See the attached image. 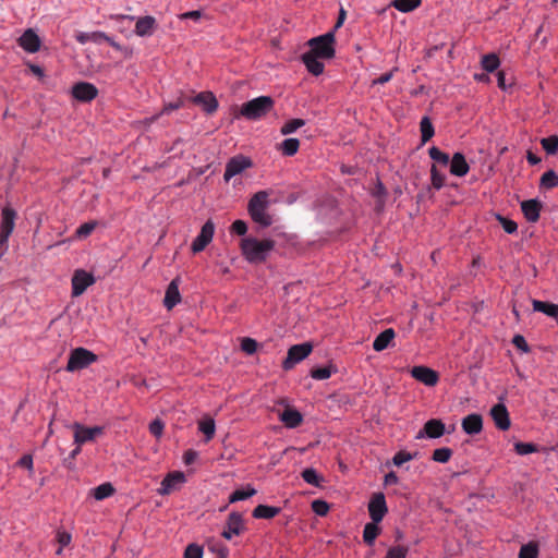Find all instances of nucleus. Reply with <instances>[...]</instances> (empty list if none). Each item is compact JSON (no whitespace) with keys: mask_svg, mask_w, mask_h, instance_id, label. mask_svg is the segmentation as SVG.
I'll use <instances>...</instances> for the list:
<instances>
[{"mask_svg":"<svg viewBox=\"0 0 558 558\" xmlns=\"http://www.w3.org/2000/svg\"><path fill=\"white\" fill-rule=\"evenodd\" d=\"M422 143L428 142L435 134L434 126L428 117H424L420 122Z\"/></svg>","mask_w":558,"mask_h":558,"instance_id":"41","label":"nucleus"},{"mask_svg":"<svg viewBox=\"0 0 558 558\" xmlns=\"http://www.w3.org/2000/svg\"><path fill=\"white\" fill-rule=\"evenodd\" d=\"M450 173L457 177H464L468 174L470 167L462 153H454L449 162Z\"/></svg>","mask_w":558,"mask_h":558,"instance_id":"25","label":"nucleus"},{"mask_svg":"<svg viewBox=\"0 0 558 558\" xmlns=\"http://www.w3.org/2000/svg\"><path fill=\"white\" fill-rule=\"evenodd\" d=\"M157 21L151 15L136 19L134 33L140 37H150L157 29Z\"/></svg>","mask_w":558,"mask_h":558,"instance_id":"20","label":"nucleus"},{"mask_svg":"<svg viewBox=\"0 0 558 558\" xmlns=\"http://www.w3.org/2000/svg\"><path fill=\"white\" fill-rule=\"evenodd\" d=\"M274 247L275 241L270 239L244 238L241 241L242 255L250 264L264 263Z\"/></svg>","mask_w":558,"mask_h":558,"instance_id":"1","label":"nucleus"},{"mask_svg":"<svg viewBox=\"0 0 558 558\" xmlns=\"http://www.w3.org/2000/svg\"><path fill=\"white\" fill-rule=\"evenodd\" d=\"M116 493L113 485L109 482L102 483L93 489V496L96 500H104Z\"/></svg>","mask_w":558,"mask_h":558,"instance_id":"36","label":"nucleus"},{"mask_svg":"<svg viewBox=\"0 0 558 558\" xmlns=\"http://www.w3.org/2000/svg\"><path fill=\"white\" fill-rule=\"evenodd\" d=\"M538 544L534 541H531L521 546L519 558H538Z\"/></svg>","mask_w":558,"mask_h":558,"instance_id":"38","label":"nucleus"},{"mask_svg":"<svg viewBox=\"0 0 558 558\" xmlns=\"http://www.w3.org/2000/svg\"><path fill=\"white\" fill-rule=\"evenodd\" d=\"M245 531L242 514L233 511L228 515L226 526L221 533V536L226 539H231L233 535H240Z\"/></svg>","mask_w":558,"mask_h":558,"instance_id":"13","label":"nucleus"},{"mask_svg":"<svg viewBox=\"0 0 558 558\" xmlns=\"http://www.w3.org/2000/svg\"><path fill=\"white\" fill-rule=\"evenodd\" d=\"M98 95L97 87L88 82H78L72 87V96L82 102H89Z\"/></svg>","mask_w":558,"mask_h":558,"instance_id":"16","label":"nucleus"},{"mask_svg":"<svg viewBox=\"0 0 558 558\" xmlns=\"http://www.w3.org/2000/svg\"><path fill=\"white\" fill-rule=\"evenodd\" d=\"M322 58H318V57H315L308 52H304L302 56H301V60L302 62L304 63L306 70L315 75V76H318L320 75L323 72H324V69H325V65L324 63L320 61Z\"/></svg>","mask_w":558,"mask_h":558,"instance_id":"26","label":"nucleus"},{"mask_svg":"<svg viewBox=\"0 0 558 558\" xmlns=\"http://www.w3.org/2000/svg\"><path fill=\"white\" fill-rule=\"evenodd\" d=\"M462 429L468 435L480 434L483 429V418L477 413H472L462 418Z\"/></svg>","mask_w":558,"mask_h":558,"instance_id":"24","label":"nucleus"},{"mask_svg":"<svg viewBox=\"0 0 558 558\" xmlns=\"http://www.w3.org/2000/svg\"><path fill=\"white\" fill-rule=\"evenodd\" d=\"M20 47L29 53H35L40 48V38L32 29H26L17 39Z\"/></svg>","mask_w":558,"mask_h":558,"instance_id":"21","label":"nucleus"},{"mask_svg":"<svg viewBox=\"0 0 558 558\" xmlns=\"http://www.w3.org/2000/svg\"><path fill=\"white\" fill-rule=\"evenodd\" d=\"M198 429L205 435L206 441L210 440L216 430L215 421L211 417H205L198 422Z\"/></svg>","mask_w":558,"mask_h":558,"instance_id":"40","label":"nucleus"},{"mask_svg":"<svg viewBox=\"0 0 558 558\" xmlns=\"http://www.w3.org/2000/svg\"><path fill=\"white\" fill-rule=\"evenodd\" d=\"M16 464L21 468L32 471L33 470V457L31 454H24L17 460Z\"/></svg>","mask_w":558,"mask_h":558,"instance_id":"61","label":"nucleus"},{"mask_svg":"<svg viewBox=\"0 0 558 558\" xmlns=\"http://www.w3.org/2000/svg\"><path fill=\"white\" fill-rule=\"evenodd\" d=\"M452 456V450L447 447L437 448L434 450L432 459L435 462L447 463Z\"/></svg>","mask_w":558,"mask_h":558,"instance_id":"48","label":"nucleus"},{"mask_svg":"<svg viewBox=\"0 0 558 558\" xmlns=\"http://www.w3.org/2000/svg\"><path fill=\"white\" fill-rule=\"evenodd\" d=\"M281 509L279 507L258 505L254 508L252 515L255 519H272L279 514Z\"/></svg>","mask_w":558,"mask_h":558,"instance_id":"30","label":"nucleus"},{"mask_svg":"<svg viewBox=\"0 0 558 558\" xmlns=\"http://www.w3.org/2000/svg\"><path fill=\"white\" fill-rule=\"evenodd\" d=\"M16 211L7 206L1 211L0 222V248L4 251L8 248V241L15 227Z\"/></svg>","mask_w":558,"mask_h":558,"instance_id":"6","label":"nucleus"},{"mask_svg":"<svg viewBox=\"0 0 558 558\" xmlns=\"http://www.w3.org/2000/svg\"><path fill=\"white\" fill-rule=\"evenodd\" d=\"M496 219L501 225V227L504 228L506 233L512 234V233L517 232L518 225L515 221H513L509 218H506L500 214H496Z\"/></svg>","mask_w":558,"mask_h":558,"instance_id":"50","label":"nucleus"},{"mask_svg":"<svg viewBox=\"0 0 558 558\" xmlns=\"http://www.w3.org/2000/svg\"><path fill=\"white\" fill-rule=\"evenodd\" d=\"M490 415L494 420L496 427L500 430L509 429L511 422L509 412L504 403L495 404L490 410Z\"/></svg>","mask_w":558,"mask_h":558,"instance_id":"19","label":"nucleus"},{"mask_svg":"<svg viewBox=\"0 0 558 558\" xmlns=\"http://www.w3.org/2000/svg\"><path fill=\"white\" fill-rule=\"evenodd\" d=\"M395 336H396V333L392 328L385 329L375 338V340L373 342V349L376 352L384 351L385 349H387L390 345Z\"/></svg>","mask_w":558,"mask_h":558,"instance_id":"27","label":"nucleus"},{"mask_svg":"<svg viewBox=\"0 0 558 558\" xmlns=\"http://www.w3.org/2000/svg\"><path fill=\"white\" fill-rule=\"evenodd\" d=\"M163 428L165 423L160 418H155L149 423L148 426L149 433L157 438L162 436Z\"/></svg>","mask_w":558,"mask_h":558,"instance_id":"53","label":"nucleus"},{"mask_svg":"<svg viewBox=\"0 0 558 558\" xmlns=\"http://www.w3.org/2000/svg\"><path fill=\"white\" fill-rule=\"evenodd\" d=\"M258 343L252 338H243L241 341V349L246 354H254L257 350Z\"/></svg>","mask_w":558,"mask_h":558,"instance_id":"54","label":"nucleus"},{"mask_svg":"<svg viewBox=\"0 0 558 558\" xmlns=\"http://www.w3.org/2000/svg\"><path fill=\"white\" fill-rule=\"evenodd\" d=\"M313 350V347L310 342H304L300 344L292 345L287 353V357L282 362V368L284 371L292 369L296 363L303 361L307 357Z\"/></svg>","mask_w":558,"mask_h":558,"instance_id":"7","label":"nucleus"},{"mask_svg":"<svg viewBox=\"0 0 558 558\" xmlns=\"http://www.w3.org/2000/svg\"><path fill=\"white\" fill-rule=\"evenodd\" d=\"M98 356L82 347L71 350L68 364L65 366L66 372H76L88 367L90 364L97 362Z\"/></svg>","mask_w":558,"mask_h":558,"instance_id":"5","label":"nucleus"},{"mask_svg":"<svg viewBox=\"0 0 558 558\" xmlns=\"http://www.w3.org/2000/svg\"><path fill=\"white\" fill-rule=\"evenodd\" d=\"M409 547L403 545L392 546L387 550L385 558H407Z\"/></svg>","mask_w":558,"mask_h":558,"instance_id":"52","label":"nucleus"},{"mask_svg":"<svg viewBox=\"0 0 558 558\" xmlns=\"http://www.w3.org/2000/svg\"><path fill=\"white\" fill-rule=\"evenodd\" d=\"M421 3L422 0H393L391 5L400 12L408 13L418 8Z\"/></svg>","mask_w":558,"mask_h":558,"instance_id":"37","label":"nucleus"},{"mask_svg":"<svg viewBox=\"0 0 558 558\" xmlns=\"http://www.w3.org/2000/svg\"><path fill=\"white\" fill-rule=\"evenodd\" d=\"M428 155L430 157V159H433L435 162L446 167L449 165L450 162V158H449V155L441 151L438 147L436 146H432L429 149H428Z\"/></svg>","mask_w":558,"mask_h":558,"instance_id":"44","label":"nucleus"},{"mask_svg":"<svg viewBox=\"0 0 558 558\" xmlns=\"http://www.w3.org/2000/svg\"><path fill=\"white\" fill-rule=\"evenodd\" d=\"M256 489L253 488L252 486L247 485L246 489H236L234 490L230 497H229V502L230 504H233V502H236V501H241V500H245L252 496H254L256 494Z\"/></svg>","mask_w":558,"mask_h":558,"instance_id":"42","label":"nucleus"},{"mask_svg":"<svg viewBox=\"0 0 558 558\" xmlns=\"http://www.w3.org/2000/svg\"><path fill=\"white\" fill-rule=\"evenodd\" d=\"M307 45L310 46L308 53L322 59H332L336 54L335 31L310 39Z\"/></svg>","mask_w":558,"mask_h":558,"instance_id":"4","label":"nucleus"},{"mask_svg":"<svg viewBox=\"0 0 558 558\" xmlns=\"http://www.w3.org/2000/svg\"><path fill=\"white\" fill-rule=\"evenodd\" d=\"M395 71H397V69H392L391 71L381 74L379 77L373 81V85H384L388 83L392 78Z\"/></svg>","mask_w":558,"mask_h":558,"instance_id":"62","label":"nucleus"},{"mask_svg":"<svg viewBox=\"0 0 558 558\" xmlns=\"http://www.w3.org/2000/svg\"><path fill=\"white\" fill-rule=\"evenodd\" d=\"M74 429V442L78 446L93 441L96 437L100 436L104 433V427L94 426V427H85L80 423L73 424Z\"/></svg>","mask_w":558,"mask_h":558,"instance_id":"12","label":"nucleus"},{"mask_svg":"<svg viewBox=\"0 0 558 558\" xmlns=\"http://www.w3.org/2000/svg\"><path fill=\"white\" fill-rule=\"evenodd\" d=\"M512 343L523 352H527L530 350L525 338L521 335H515L512 339Z\"/></svg>","mask_w":558,"mask_h":558,"instance_id":"60","label":"nucleus"},{"mask_svg":"<svg viewBox=\"0 0 558 558\" xmlns=\"http://www.w3.org/2000/svg\"><path fill=\"white\" fill-rule=\"evenodd\" d=\"M192 100L194 104L202 106L207 114H213L218 109V100L211 92H202Z\"/></svg>","mask_w":558,"mask_h":558,"instance_id":"22","label":"nucleus"},{"mask_svg":"<svg viewBox=\"0 0 558 558\" xmlns=\"http://www.w3.org/2000/svg\"><path fill=\"white\" fill-rule=\"evenodd\" d=\"M76 40L84 45L88 41H93L95 44H101L104 43V39H108V35L104 32L97 31V32H90V33H78L75 36Z\"/></svg>","mask_w":558,"mask_h":558,"instance_id":"33","label":"nucleus"},{"mask_svg":"<svg viewBox=\"0 0 558 558\" xmlns=\"http://www.w3.org/2000/svg\"><path fill=\"white\" fill-rule=\"evenodd\" d=\"M514 450L519 456H526L538 451V447L533 442H521L514 444Z\"/></svg>","mask_w":558,"mask_h":558,"instance_id":"49","label":"nucleus"},{"mask_svg":"<svg viewBox=\"0 0 558 558\" xmlns=\"http://www.w3.org/2000/svg\"><path fill=\"white\" fill-rule=\"evenodd\" d=\"M180 278H174L167 287L163 306L167 310H172L177 304L181 302V294L179 291Z\"/></svg>","mask_w":558,"mask_h":558,"instance_id":"23","label":"nucleus"},{"mask_svg":"<svg viewBox=\"0 0 558 558\" xmlns=\"http://www.w3.org/2000/svg\"><path fill=\"white\" fill-rule=\"evenodd\" d=\"M304 125H305V120H303V119H292V120H289L288 122H286L281 126L280 133L282 135H289V134L294 133L296 130H299L300 128H302Z\"/></svg>","mask_w":558,"mask_h":558,"instance_id":"47","label":"nucleus"},{"mask_svg":"<svg viewBox=\"0 0 558 558\" xmlns=\"http://www.w3.org/2000/svg\"><path fill=\"white\" fill-rule=\"evenodd\" d=\"M533 310L535 312H541L549 317L557 318L558 317V305L549 302H544L539 300H533Z\"/></svg>","mask_w":558,"mask_h":558,"instance_id":"31","label":"nucleus"},{"mask_svg":"<svg viewBox=\"0 0 558 558\" xmlns=\"http://www.w3.org/2000/svg\"><path fill=\"white\" fill-rule=\"evenodd\" d=\"M539 185L544 189H554L558 186V174L554 170L544 172L541 177Z\"/></svg>","mask_w":558,"mask_h":558,"instance_id":"43","label":"nucleus"},{"mask_svg":"<svg viewBox=\"0 0 558 558\" xmlns=\"http://www.w3.org/2000/svg\"><path fill=\"white\" fill-rule=\"evenodd\" d=\"M481 65L487 73H493L499 68L500 60L496 53H487L482 57Z\"/></svg>","mask_w":558,"mask_h":558,"instance_id":"35","label":"nucleus"},{"mask_svg":"<svg viewBox=\"0 0 558 558\" xmlns=\"http://www.w3.org/2000/svg\"><path fill=\"white\" fill-rule=\"evenodd\" d=\"M231 231L239 234V235H244L246 232H247V225L245 221L243 220H235L232 225H231Z\"/></svg>","mask_w":558,"mask_h":558,"instance_id":"59","label":"nucleus"},{"mask_svg":"<svg viewBox=\"0 0 558 558\" xmlns=\"http://www.w3.org/2000/svg\"><path fill=\"white\" fill-rule=\"evenodd\" d=\"M302 478L310 485L315 487H323L325 478L314 468H306L301 473Z\"/></svg>","mask_w":558,"mask_h":558,"instance_id":"32","label":"nucleus"},{"mask_svg":"<svg viewBox=\"0 0 558 558\" xmlns=\"http://www.w3.org/2000/svg\"><path fill=\"white\" fill-rule=\"evenodd\" d=\"M184 558H203V548L197 544H190L185 548Z\"/></svg>","mask_w":558,"mask_h":558,"instance_id":"57","label":"nucleus"},{"mask_svg":"<svg viewBox=\"0 0 558 558\" xmlns=\"http://www.w3.org/2000/svg\"><path fill=\"white\" fill-rule=\"evenodd\" d=\"M386 195H387L386 187L384 186V184L380 181H378L373 191V196L383 201L386 197Z\"/></svg>","mask_w":558,"mask_h":558,"instance_id":"64","label":"nucleus"},{"mask_svg":"<svg viewBox=\"0 0 558 558\" xmlns=\"http://www.w3.org/2000/svg\"><path fill=\"white\" fill-rule=\"evenodd\" d=\"M253 162L251 158L236 155L228 160L226 163V169L223 173V179L226 182H229L233 177L242 173L244 170L251 168Z\"/></svg>","mask_w":558,"mask_h":558,"instance_id":"8","label":"nucleus"},{"mask_svg":"<svg viewBox=\"0 0 558 558\" xmlns=\"http://www.w3.org/2000/svg\"><path fill=\"white\" fill-rule=\"evenodd\" d=\"M430 181L435 190H440L445 185L446 175L437 169L435 163L430 167Z\"/></svg>","mask_w":558,"mask_h":558,"instance_id":"45","label":"nucleus"},{"mask_svg":"<svg viewBox=\"0 0 558 558\" xmlns=\"http://www.w3.org/2000/svg\"><path fill=\"white\" fill-rule=\"evenodd\" d=\"M388 512L386 498L383 493H375L368 502V513L372 521L380 523Z\"/></svg>","mask_w":558,"mask_h":558,"instance_id":"10","label":"nucleus"},{"mask_svg":"<svg viewBox=\"0 0 558 558\" xmlns=\"http://www.w3.org/2000/svg\"><path fill=\"white\" fill-rule=\"evenodd\" d=\"M446 432V426L441 420L430 418L425 424L423 429H421L416 436L417 439L423 437L427 438H439Z\"/></svg>","mask_w":558,"mask_h":558,"instance_id":"17","label":"nucleus"},{"mask_svg":"<svg viewBox=\"0 0 558 558\" xmlns=\"http://www.w3.org/2000/svg\"><path fill=\"white\" fill-rule=\"evenodd\" d=\"M96 279L93 274L84 269H76L72 276V296L82 295L86 289L95 283Z\"/></svg>","mask_w":558,"mask_h":558,"instance_id":"9","label":"nucleus"},{"mask_svg":"<svg viewBox=\"0 0 558 558\" xmlns=\"http://www.w3.org/2000/svg\"><path fill=\"white\" fill-rule=\"evenodd\" d=\"M300 147V141L295 137L286 138L279 144L278 149L281 151L283 156L291 157L294 156Z\"/></svg>","mask_w":558,"mask_h":558,"instance_id":"34","label":"nucleus"},{"mask_svg":"<svg viewBox=\"0 0 558 558\" xmlns=\"http://www.w3.org/2000/svg\"><path fill=\"white\" fill-rule=\"evenodd\" d=\"M410 374L414 379L428 387H434L439 381V374L427 366H414L411 368Z\"/></svg>","mask_w":558,"mask_h":558,"instance_id":"14","label":"nucleus"},{"mask_svg":"<svg viewBox=\"0 0 558 558\" xmlns=\"http://www.w3.org/2000/svg\"><path fill=\"white\" fill-rule=\"evenodd\" d=\"M215 233V223L211 220H207L202 229L199 234L194 239L191 245V250L193 253H199L205 250V247L211 242Z\"/></svg>","mask_w":558,"mask_h":558,"instance_id":"11","label":"nucleus"},{"mask_svg":"<svg viewBox=\"0 0 558 558\" xmlns=\"http://www.w3.org/2000/svg\"><path fill=\"white\" fill-rule=\"evenodd\" d=\"M312 510L317 514V515H326L328 510H329V505L324 501V500H320V499H317V500H314L312 502Z\"/></svg>","mask_w":558,"mask_h":558,"instance_id":"58","label":"nucleus"},{"mask_svg":"<svg viewBox=\"0 0 558 558\" xmlns=\"http://www.w3.org/2000/svg\"><path fill=\"white\" fill-rule=\"evenodd\" d=\"M413 459L414 456L412 453L404 450H400L393 456L392 462L396 466H401L403 463L411 461Z\"/></svg>","mask_w":558,"mask_h":558,"instance_id":"55","label":"nucleus"},{"mask_svg":"<svg viewBox=\"0 0 558 558\" xmlns=\"http://www.w3.org/2000/svg\"><path fill=\"white\" fill-rule=\"evenodd\" d=\"M542 208L543 204L537 198H531L521 202V210L523 216L531 223L538 221Z\"/></svg>","mask_w":558,"mask_h":558,"instance_id":"18","label":"nucleus"},{"mask_svg":"<svg viewBox=\"0 0 558 558\" xmlns=\"http://www.w3.org/2000/svg\"><path fill=\"white\" fill-rule=\"evenodd\" d=\"M185 474L181 471H174L167 474L161 481L160 487L158 488L159 495H169L173 490L178 489L183 483H185Z\"/></svg>","mask_w":558,"mask_h":558,"instance_id":"15","label":"nucleus"},{"mask_svg":"<svg viewBox=\"0 0 558 558\" xmlns=\"http://www.w3.org/2000/svg\"><path fill=\"white\" fill-rule=\"evenodd\" d=\"M269 193L259 191L255 193L248 201L247 211L252 220L263 228L271 226L272 218L267 213Z\"/></svg>","mask_w":558,"mask_h":558,"instance_id":"2","label":"nucleus"},{"mask_svg":"<svg viewBox=\"0 0 558 558\" xmlns=\"http://www.w3.org/2000/svg\"><path fill=\"white\" fill-rule=\"evenodd\" d=\"M335 371L332 366L317 367L311 371V376L316 380H324L328 379Z\"/></svg>","mask_w":558,"mask_h":558,"instance_id":"51","label":"nucleus"},{"mask_svg":"<svg viewBox=\"0 0 558 558\" xmlns=\"http://www.w3.org/2000/svg\"><path fill=\"white\" fill-rule=\"evenodd\" d=\"M280 420L283 422V424L289 428H295L298 427L302 421L303 416L302 414L295 410V409H286L281 415Z\"/></svg>","mask_w":558,"mask_h":558,"instance_id":"28","label":"nucleus"},{"mask_svg":"<svg viewBox=\"0 0 558 558\" xmlns=\"http://www.w3.org/2000/svg\"><path fill=\"white\" fill-rule=\"evenodd\" d=\"M541 145L548 155H555L558 151V136L550 135L548 137H544L541 141Z\"/></svg>","mask_w":558,"mask_h":558,"instance_id":"46","label":"nucleus"},{"mask_svg":"<svg viewBox=\"0 0 558 558\" xmlns=\"http://www.w3.org/2000/svg\"><path fill=\"white\" fill-rule=\"evenodd\" d=\"M71 538H72L71 534L65 531L59 530L57 532V541L60 544V547L56 551L57 555H61L62 548L64 546H68L71 543Z\"/></svg>","mask_w":558,"mask_h":558,"instance_id":"56","label":"nucleus"},{"mask_svg":"<svg viewBox=\"0 0 558 558\" xmlns=\"http://www.w3.org/2000/svg\"><path fill=\"white\" fill-rule=\"evenodd\" d=\"M98 226V222L96 220H90V221H87L83 225H81L75 233H74V238L77 239V240H83V239H86L88 238L92 232L96 229V227Z\"/></svg>","mask_w":558,"mask_h":558,"instance_id":"39","label":"nucleus"},{"mask_svg":"<svg viewBox=\"0 0 558 558\" xmlns=\"http://www.w3.org/2000/svg\"><path fill=\"white\" fill-rule=\"evenodd\" d=\"M275 101L270 96H259L244 102L240 114L247 120H258L265 117L274 108Z\"/></svg>","mask_w":558,"mask_h":558,"instance_id":"3","label":"nucleus"},{"mask_svg":"<svg viewBox=\"0 0 558 558\" xmlns=\"http://www.w3.org/2000/svg\"><path fill=\"white\" fill-rule=\"evenodd\" d=\"M184 105V101L183 99L180 97L178 98V100L175 101H171L167 105H165L163 109H162V112H166V113H169L171 112L172 110H177V109H180L181 107H183Z\"/></svg>","mask_w":558,"mask_h":558,"instance_id":"63","label":"nucleus"},{"mask_svg":"<svg viewBox=\"0 0 558 558\" xmlns=\"http://www.w3.org/2000/svg\"><path fill=\"white\" fill-rule=\"evenodd\" d=\"M379 523H375V521L368 522L364 525L363 530V541L366 545L373 546L377 536L380 534L381 529L378 525Z\"/></svg>","mask_w":558,"mask_h":558,"instance_id":"29","label":"nucleus"}]
</instances>
